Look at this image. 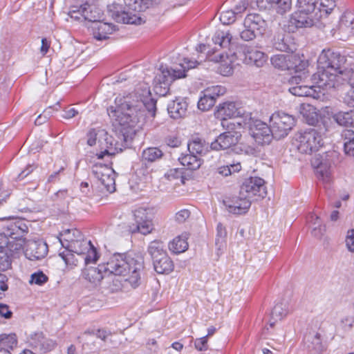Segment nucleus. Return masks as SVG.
I'll use <instances>...</instances> for the list:
<instances>
[{
    "instance_id": "obj_17",
    "label": "nucleus",
    "mask_w": 354,
    "mask_h": 354,
    "mask_svg": "<svg viewBox=\"0 0 354 354\" xmlns=\"http://www.w3.org/2000/svg\"><path fill=\"white\" fill-rule=\"evenodd\" d=\"M247 114L250 113H245L244 110L241 107H236V104L233 102H224L220 104L217 109L218 117L222 118V125L225 127L227 122V118H243V121L245 119ZM229 128V124H227Z\"/></svg>"
},
{
    "instance_id": "obj_59",
    "label": "nucleus",
    "mask_w": 354,
    "mask_h": 354,
    "mask_svg": "<svg viewBox=\"0 0 354 354\" xmlns=\"http://www.w3.org/2000/svg\"><path fill=\"white\" fill-rule=\"evenodd\" d=\"M317 1L324 8L326 13L331 11L335 6V0H317Z\"/></svg>"
},
{
    "instance_id": "obj_10",
    "label": "nucleus",
    "mask_w": 354,
    "mask_h": 354,
    "mask_svg": "<svg viewBox=\"0 0 354 354\" xmlns=\"http://www.w3.org/2000/svg\"><path fill=\"white\" fill-rule=\"evenodd\" d=\"M267 22L259 14H250L243 22V29L240 32L241 38L244 41H251L258 35L264 34Z\"/></svg>"
},
{
    "instance_id": "obj_11",
    "label": "nucleus",
    "mask_w": 354,
    "mask_h": 354,
    "mask_svg": "<svg viewBox=\"0 0 354 354\" xmlns=\"http://www.w3.org/2000/svg\"><path fill=\"white\" fill-rule=\"evenodd\" d=\"M295 118L284 112H275L270 118V124L274 138L280 140L285 138L295 125Z\"/></svg>"
},
{
    "instance_id": "obj_30",
    "label": "nucleus",
    "mask_w": 354,
    "mask_h": 354,
    "mask_svg": "<svg viewBox=\"0 0 354 354\" xmlns=\"http://www.w3.org/2000/svg\"><path fill=\"white\" fill-rule=\"evenodd\" d=\"M318 1L316 0H297V10L304 12L308 15L318 16V13H321L320 8L317 7Z\"/></svg>"
},
{
    "instance_id": "obj_5",
    "label": "nucleus",
    "mask_w": 354,
    "mask_h": 354,
    "mask_svg": "<svg viewBox=\"0 0 354 354\" xmlns=\"http://www.w3.org/2000/svg\"><path fill=\"white\" fill-rule=\"evenodd\" d=\"M199 64L198 62L185 58L183 63L175 66L174 67H167L160 65L159 73H158L153 80L154 91L160 95H165L169 90V85L177 79L186 77V72L195 68Z\"/></svg>"
},
{
    "instance_id": "obj_37",
    "label": "nucleus",
    "mask_w": 354,
    "mask_h": 354,
    "mask_svg": "<svg viewBox=\"0 0 354 354\" xmlns=\"http://www.w3.org/2000/svg\"><path fill=\"white\" fill-rule=\"evenodd\" d=\"M91 241H86L82 234V239H77L75 243H73L69 245H66L65 249L75 252L77 256H80V254H84L86 250L91 248Z\"/></svg>"
},
{
    "instance_id": "obj_43",
    "label": "nucleus",
    "mask_w": 354,
    "mask_h": 354,
    "mask_svg": "<svg viewBox=\"0 0 354 354\" xmlns=\"http://www.w3.org/2000/svg\"><path fill=\"white\" fill-rule=\"evenodd\" d=\"M79 257L82 259L85 265L94 263L97 261L99 258L97 250L92 243L91 248L86 250L84 254H80Z\"/></svg>"
},
{
    "instance_id": "obj_57",
    "label": "nucleus",
    "mask_w": 354,
    "mask_h": 354,
    "mask_svg": "<svg viewBox=\"0 0 354 354\" xmlns=\"http://www.w3.org/2000/svg\"><path fill=\"white\" fill-rule=\"evenodd\" d=\"M84 335H95L97 338L106 341V338L111 335V333L104 329H98L96 332L94 330H86Z\"/></svg>"
},
{
    "instance_id": "obj_53",
    "label": "nucleus",
    "mask_w": 354,
    "mask_h": 354,
    "mask_svg": "<svg viewBox=\"0 0 354 354\" xmlns=\"http://www.w3.org/2000/svg\"><path fill=\"white\" fill-rule=\"evenodd\" d=\"M59 106V103L57 102L55 105L53 106H49L48 109H46L44 111L43 115H39L37 118L35 120V123L36 125H41L44 122H45L46 119L48 117H50L51 115V109L53 108L55 110L57 111L58 108L57 106Z\"/></svg>"
},
{
    "instance_id": "obj_39",
    "label": "nucleus",
    "mask_w": 354,
    "mask_h": 354,
    "mask_svg": "<svg viewBox=\"0 0 354 354\" xmlns=\"http://www.w3.org/2000/svg\"><path fill=\"white\" fill-rule=\"evenodd\" d=\"M232 39V36L229 32H225L222 30H217L212 37V41L215 44H218V46L223 48L229 49L233 45Z\"/></svg>"
},
{
    "instance_id": "obj_63",
    "label": "nucleus",
    "mask_w": 354,
    "mask_h": 354,
    "mask_svg": "<svg viewBox=\"0 0 354 354\" xmlns=\"http://www.w3.org/2000/svg\"><path fill=\"white\" fill-rule=\"evenodd\" d=\"M346 246L349 251L354 252V230L348 232L346 239Z\"/></svg>"
},
{
    "instance_id": "obj_51",
    "label": "nucleus",
    "mask_w": 354,
    "mask_h": 354,
    "mask_svg": "<svg viewBox=\"0 0 354 354\" xmlns=\"http://www.w3.org/2000/svg\"><path fill=\"white\" fill-rule=\"evenodd\" d=\"M74 254H75V252L65 249L63 252H59V255L64 261L66 264L76 266L77 263V259L75 258Z\"/></svg>"
},
{
    "instance_id": "obj_52",
    "label": "nucleus",
    "mask_w": 354,
    "mask_h": 354,
    "mask_svg": "<svg viewBox=\"0 0 354 354\" xmlns=\"http://www.w3.org/2000/svg\"><path fill=\"white\" fill-rule=\"evenodd\" d=\"M237 17L235 15L232 10H227L223 11L220 15V20L222 24L225 25H229L234 23Z\"/></svg>"
},
{
    "instance_id": "obj_58",
    "label": "nucleus",
    "mask_w": 354,
    "mask_h": 354,
    "mask_svg": "<svg viewBox=\"0 0 354 354\" xmlns=\"http://www.w3.org/2000/svg\"><path fill=\"white\" fill-rule=\"evenodd\" d=\"M190 214L189 209H183L176 214L175 220L179 223H183L190 216Z\"/></svg>"
},
{
    "instance_id": "obj_19",
    "label": "nucleus",
    "mask_w": 354,
    "mask_h": 354,
    "mask_svg": "<svg viewBox=\"0 0 354 354\" xmlns=\"http://www.w3.org/2000/svg\"><path fill=\"white\" fill-rule=\"evenodd\" d=\"M48 245L43 241H28L25 244L24 254L31 261L44 258L48 254Z\"/></svg>"
},
{
    "instance_id": "obj_22",
    "label": "nucleus",
    "mask_w": 354,
    "mask_h": 354,
    "mask_svg": "<svg viewBox=\"0 0 354 354\" xmlns=\"http://www.w3.org/2000/svg\"><path fill=\"white\" fill-rule=\"evenodd\" d=\"M90 28L92 29L93 37L99 41L108 39L109 35L116 30L115 26L112 24L102 22L101 19L91 24Z\"/></svg>"
},
{
    "instance_id": "obj_40",
    "label": "nucleus",
    "mask_w": 354,
    "mask_h": 354,
    "mask_svg": "<svg viewBox=\"0 0 354 354\" xmlns=\"http://www.w3.org/2000/svg\"><path fill=\"white\" fill-rule=\"evenodd\" d=\"M163 156V152L158 147H149L142 153V160L149 162H155Z\"/></svg>"
},
{
    "instance_id": "obj_36",
    "label": "nucleus",
    "mask_w": 354,
    "mask_h": 354,
    "mask_svg": "<svg viewBox=\"0 0 354 354\" xmlns=\"http://www.w3.org/2000/svg\"><path fill=\"white\" fill-rule=\"evenodd\" d=\"M189 153L196 156H203L208 151L209 145L200 138H195L187 144Z\"/></svg>"
},
{
    "instance_id": "obj_24",
    "label": "nucleus",
    "mask_w": 354,
    "mask_h": 354,
    "mask_svg": "<svg viewBox=\"0 0 354 354\" xmlns=\"http://www.w3.org/2000/svg\"><path fill=\"white\" fill-rule=\"evenodd\" d=\"M272 44L273 48L279 51L292 52L294 50V46L290 42L289 35L283 32L275 35Z\"/></svg>"
},
{
    "instance_id": "obj_15",
    "label": "nucleus",
    "mask_w": 354,
    "mask_h": 354,
    "mask_svg": "<svg viewBox=\"0 0 354 354\" xmlns=\"http://www.w3.org/2000/svg\"><path fill=\"white\" fill-rule=\"evenodd\" d=\"M319 17L320 15L314 16L297 10L289 19L288 29L290 31L295 32L299 28L312 27L319 22Z\"/></svg>"
},
{
    "instance_id": "obj_21",
    "label": "nucleus",
    "mask_w": 354,
    "mask_h": 354,
    "mask_svg": "<svg viewBox=\"0 0 354 354\" xmlns=\"http://www.w3.org/2000/svg\"><path fill=\"white\" fill-rule=\"evenodd\" d=\"M29 343L33 348L41 353L51 351L57 345L55 341L45 337L42 333H36L32 335Z\"/></svg>"
},
{
    "instance_id": "obj_28",
    "label": "nucleus",
    "mask_w": 354,
    "mask_h": 354,
    "mask_svg": "<svg viewBox=\"0 0 354 354\" xmlns=\"http://www.w3.org/2000/svg\"><path fill=\"white\" fill-rule=\"evenodd\" d=\"M188 239V234L183 233L174 238L169 243V250L175 254H180L188 249V243L187 241Z\"/></svg>"
},
{
    "instance_id": "obj_31",
    "label": "nucleus",
    "mask_w": 354,
    "mask_h": 354,
    "mask_svg": "<svg viewBox=\"0 0 354 354\" xmlns=\"http://www.w3.org/2000/svg\"><path fill=\"white\" fill-rule=\"evenodd\" d=\"M288 313V309L287 302L281 301L277 304L271 312V318L270 320V327H273L276 322L283 319Z\"/></svg>"
},
{
    "instance_id": "obj_12",
    "label": "nucleus",
    "mask_w": 354,
    "mask_h": 354,
    "mask_svg": "<svg viewBox=\"0 0 354 354\" xmlns=\"http://www.w3.org/2000/svg\"><path fill=\"white\" fill-rule=\"evenodd\" d=\"M240 194L245 195L252 201L253 197L263 198L267 194L265 180L259 177H250L245 180L240 188Z\"/></svg>"
},
{
    "instance_id": "obj_18",
    "label": "nucleus",
    "mask_w": 354,
    "mask_h": 354,
    "mask_svg": "<svg viewBox=\"0 0 354 354\" xmlns=\"http://www.w3.org/2000/svg\"><path fill=\"white\" fill-rule=\"evenodd\" d=\"M241 135L238 131H226L220 134L217 138L211 143L209 147L212 150H225L236 145Z\"/></svg>"
},
{
    "instance_id": "obj_60",
    "label": "nucleus",
    "mask_w": 354,
    "mask_h": 354,
    "mask_svg": "<svg viewBox=\"0 0 354 354\" xmlns=\"http://www.w3.org/2000/svg\"><path fill=\"white\" fill-rule=\"evenodd\" d=\"M248 6V2L245 0L241 1L232 10L235 15L239 17L244 12Z\"/></svg>"
},
{
    "instance_id": "obj_23",
    "label": "nucleus",
    "mask_w": 354,
    "mask_h": 354,
    "mask_svg": "<svg viewBox=\"0 0 354 354\" xmlns=\"http://www.w3.org/2000/svg\"><path fill=\"white\" fill-rule=\"evenodd\" d=\"M188 104L184 99H178L170 102L167 106L169 114L174 119L184 117L187 113Z\"/></svg>"
},
{
    "instance_id": "obj_47",
    "label": "nucleus",
    "mask_w": 354,
    "mask_h": 354,
    "mask_svg": "<svg viewBox=\"0 0 354 354\" xmlns=\"http://www.w3.org/2000/svg\"><path fill=\"white\" fill-rule=\"evenodd\" d=\"M249 59L254 62L257 66H261L266 62V55L259 50H252L248 53Z\"/></svg>"
},
{
    "instance_id": "obj_4",
    "label": "nucleus",
    "mask_w": 354,
    "mask_h": 354,
    "mask_svg": "<svg viewBox=\"0 0 354 354\" xmlns=\"http://www.w3.org/2000/svg\"><path fill=\"white\" fill-rule=\"evenodd\" d=\"M0 220L8 221L0 232V248L5 249L12 257H15L23 248L24 241L21 238L28 227L22 221L17 220L13 216L0 218Z\"/></svg>"
},
{
    "instance_id": "obj_2",
    "label": "nucleus",
    "mask_w": 354,
    "mask_h": 354,
    "mask_svg": "<svg viewBox=\"0 0 354 354\" xmlns=\"http://www.w3.org/2000/svg\"><path fill=\"white\" fill-rule=\"evenodd\" d=\"M144 268V258L137 253H115L105 265L97 268L91 267L82 271V277L91 283L97 284L102 279V270L115 275L127 277L125 281L133 288L140 284V276Z\"/></svg>"
},
{
    "instance_id": "obj_7",
    "label": "nucleus",
    "mask_w": 354,
    "mask_h": 354,
    "mask_svg": "<svg viewBox=\"0 0 354 354\" xmlns=\"http://www.w3.org/2000/svg\"><path fill=\"white\" fill-rule=\"evenodd\" d=\"M326 129L325 127L317 128H309L299 131L295 135L297 149L302 153H312L318 151L323 145L322 136Z\"/></svg>"
},
{
    "instance_id": "obj_6",
    "label": "nucleus",
    "mask_w": 354,
    "mask_h": 354,
    "mask_svg": "<svg viewBox=\"0 0 354 354\" xmlns=\"http://www.w3.org/2000/svg\"><path fill=\"white\" fill-rule=\"evenodd\" d=\"M272 65L281 71H293L295 75L289 80L290 84H298V81L306 79L308 72L306 68L308 63L305 59H301L297 55H276L271 57Z\"/></svg>"
},
{
    "instance_id": "obj_64",
    "label": "nucleus",
    "mask_w": 354,
    "mask_h": 354,
    "mask_svg": "<svg viewBox=\"0 0 354 354\" xmlns=\"http://www.w3.org/2000/svg\"><path fill=\"white\" fill-rule=\"evenodd\" d=\"M342 324L345 331L351 330L354 325V317L349 316L344 318L342 320Z\"/></svg>"
},
{
    "instance_id": "obj_9",
    "label": "nucleus",
    "mask_w": 354,
    "mask_h": 354,
    "mask_svg": "<svg viewBox=\"0 0 354 354\" xmlns=\"http://www.w3.org/2000/svg\"><path fill=\"white\" fill-rule=\"evenodd\" d=\"M243 123L248 127L250 135L258 144L268 145L274 138L271 125L268 126L261 120L252 118L251 113L246 115Z\"/></svg>"
},
{
    "instance_id": "obj_26",
    "label": "nucleus",
    "mask_w": 354,
    "mask_h": 354,
    "mask_svg": "<svg viewBox=\"0 0 354 354\" xmlns=\"http://www.w3.org/2000/svg\"><path fill=\"white\" fill-rule=\"evenodd\" d=\"M81 15L85 21L93 24L100 21L102 17L101 11L94 6L84 3L81 6Z\"/></svg>"
},
{
    "instance_id": "obj_62",
    "label": "nucleus",
    "mask_w": 354,
    "mask_h": 354,
    "mask_svg": "<svg viewBox=\"0 0 354 354\" xmlns=\"http://www.w3.org/2000/svg\"><path fill=\"white\" fill-rule=\"evenodd\" d=\"M100 133L95 129H91L87 133V144L89 146H93L96 144L97 136Z\"/></svg>"
},
{
    "instance_id": "obj_35",
    "label": "nucleus",
    "mask_w": 354,
    "mask_h": 354,
    "mask_svg": "<svg viewBox=\"0 0 354 354\" xmlns=\"http://www.w3.org/2000/svg\"><path fill=\"white\" fill-rule=\"evenodd\" d=\"M333 118L341 126L354 127V109L349 111H339L334 114Z\"/></svg>"
},
{
    "instance_id": "obj_32",
    "label": "nucleus",
    "mask_w": 354,
    "mask_h": 354,
    "mask_svg": "<svg viewBox=\"0 0 354 354\" xmlns=\"http://www.w3.org/2000/svg\"><path fill=\"white\" fill-rule=\"evenodd\" d=\"M17 345V340L15 334L0 335V354H11L12 350Z\"/></svg>"
},
{
    "instance_id": "obj_33",
    "label": "nucleus",
    "mask_w": 354,
    "mask_h": 354,
    "mask_svg": "<svg viewBox=\"0 0 354 354\" xmlns=\"http://www.w3.org/2000/svg\"><path fill=\"white\" fill-rule=\"evenodd\" d=\"M305 340L308 343L307 345L308 349L314 351L316 353H321L326 348L322 344L319 333H310L305 337Z\"/></svg>"
},
{
    "instance_id": "obj_13",
    "label": "nucleus",
    "mask_w": 354,
    "mask_h": 354,
    "mask_svg": "<svg viewBox=\"0 0 354 354\" xmlns=\"http://www.w3.org/2000/svg\"><path fill=\"white\" fill-rule=\"evenodd\" d=\"M346 62V58L338 52L324 50L319 55L317 63L319 67L328 68L337 75L342 73V67Z\"/></svg>"
},
{
    "instance_id": "obj_3",
    "label": "nucleus",
    "mask_w": 354,
    "mask_h": 354,
    "mask_svg": "<svg viewBox=\"0 0 354 354\" xmlns=\"http://www.w3.org/2000/svg\"><path fill=\"white\" fill-rule=\"evenodd\" d=\"M160 0H124V5L113 3L108 6L109 16L118 23L140 25L145 22L140 12Z\"/></svg>"
},
{
    "instance_id": "obj_34",
    "label": "nucleus",
    "mask_w": 354,
    "mask_h": 354,
    "mask_svg": "<svg viewBox=\"0 0 354 354\" xmlns=\"http://www.w3.org/2000/svg\"><path fill=\"white\" fill-rule=\"evenodd\" d=\"M178 160L183 166L189 170H196L202 164L201 159L192 153L182 155L178 158Z\"/></svg>"
},
{
    "instance_id": "obj_48",
    "label": "nucleus",
    "mask_w": 354,
    "mask_h": 354,
    "mask_svg": "<svg viewBox=\"0 0 354 354\" xmlns=\"http://www.w3.org/2000/svg\"><path fill=\"white\" fill-rule=\"evenodd\" d=\"M69 198L70 196L67 190L63 189L59 190L57 192H56L53 197V201L57 202L59 205L65 206L68 204Z\"/></svg>"
},
{
    "instance_id": "obj_8",
    "label": "nucleus",
    "mask_w": 354,
    "mask_h": 354,
    "mask_svg": "<svg viewBox=\"0 0 354 354\" xmlns=\"http://www.w3.org/2000/svg\"><path fill=\"white\" fill-rule=\"evenodd\" d=\"M147 250L152 259L153 268L157 273L167 274L174 270V262L164 250L161 241L156 240L151 241Z\"/></svg>"
},
{
    "instance_id": "obj_29",
    "label": "nucleus",
    "mask_w": 354,
    "mask_h": 354,
    "mask_svg": "<svg viewBox=\"0 0 354 354\" xmlns=\"http://www.w3.org/2000/svg\"><path fill=\"white\" fill-rule=\"evenodd\" d=\"M82 232L77 229H67L63 230L60 233L59 241L64 248H66V245L75 243L78 239H82Z\"/></svg>"
},
{
    "instance_id": "obj_46",
    "label": "nucleus",
    "mask_w": 354,
    "mask_h": 354,
    "mask_svg": "<svg viewBox=\"0 0 354 354\" xmlns=\"http://www.w3.org/2000/svg\"><path fill=\"white\" fill-rule=\"evenodd\" d=\"M48 281V277L42 271H37L30 275L29 283L37 286H42Z\"/></svg>"
},
{
    "instance_id": "obj_54",
    "label": "nucleus",
    "mask_w": 354,
    "mask_h": 354,
    "mask_svg": "<svg viewBox=\"0 0 354 354\" xmlns=\"http://www.w3.org/2000/svg\"><path fill=\"white\" fill-rule=\"evenodd\" d=\"M291 4V0H279L274 8L277 9L278 13L283 15L290 9Z\"/></svg>"
},
{
    "instance_id": "obj_20",
    "label": "nucleus",
    "mask_w": 354,
    "mask_h": 354,
    "mask_svg": "<svg viewBox=\"0 0 354 354\" xmlns=\"http://www.w3.org/2000/svg\"><path fill=\"white\" fill-rule=\"evenodd\" d=\"M223 203L229 212L242 214L248 210L252 203L250 198L239 194L238 196L233 197L232 199L223 201Z\"/></svg>"
},
{
    "instance_id": "obj_27",
    "label": "nucleus",
    "mask_w": 354,
    "mask_h": 354,
    "mask_svg": "<svg viewBox=\"0 0 354 354\" xmlns=\"http://www.w3.org/2000/svg\"><path fill=\"white\" fill-rule=\"evenodd\" d=\"M301 113L303 114L306 122L309 125L313 126V128L318 129L319 126L325 127L322 121H319V115L313 106L307 104L304 106Z\"/></svg>"
},
{
    "instance_id": "obj_55",
    "label": "nucleus",
    "mask_w": 354,
    "mask_h": 354,
    "mask_svg": "<svg viewBox=\"0 0 354 354\" xmlns=\"http://www.w3.org/2000/svg\"><path fill=\"white\" fill-rule=\"evenodd\" d=\"M314 217L315 221L313 225H315V227L312 230V234L315 237L320 238L322 236L325 229L324 227H322L320 225L319 217L317 216H312V219H314Z\"/></svg>"
},
{
    "instance_id": "obj_61",
    "label": "nucleus",
    "mask_w": 354,
    "mask_h": 354,
    "mask_svg": "<svg viewBox=\"0 0 354 354\" xmlns=\"http://www.w3.org/2000/svg\"><path fill=\"white\" fill-rule=\"evenodd\" d=\"M194 345L198 351H206L207 349V336L196 339L194 342Z\"/></svg>"
},
{
    "instance_id": "obj_45",
    "label": "nucleus",
    "mask_w": 354,
    "mask_h": 354,
    "mask_svg": "<svg viewBox=\"0 0 354 354\" xmlns=\"http://www.w3.org/2000/svg\"><path fill=\"white\" fill-rule=\"evenodd\" d=\"M12 257L5 249L0 248V270H6L11 266Z\"/></svg>"
},
{
    "instance_id": "obj_38",
    "label": "nucleus",
    "mask_w": 354,
    "mask_h": 354,
    "mask_svg": "<svg viewBox=\"0 0 354 354\" xmlns=\"http://www.w3.org/2000/svg\"><path fill=\"white\" fill-rule=\"evenodd\" d=\"M99 133H100V136H103L104 141L106 145V149L99 154V158H103L104 155L106 154H115V151H117L118 149L117 147L118 142L115 141L112 136L109 135L108 133L106 131H104V130L99 131Z\"/></svg>"
},
{
    "instance_id": "obj_41",
    "label": "nucleus",
    "mask_w": 354,
    "mask_h": 354,
    "mask_svg": "<svg viewBox=\"0 0 354 354\" xmlns=\"http://www.w3.org/2000/svg\"><path fill=\"white\" fill-rule=\"evenodd\" d=\"M216 102L214 95H211L209 91H206L203 97L200 98L198 102V107L201 111H207L212 108Z\"/></svg>"
},
{
    "instance_id": "obj_49",
    "label": "nucleus",
    "mask_w": 354,
    "mask_h": 354,
    "mask_svg": "<svg viewBox=\"0 0 354 354\" xmlns=\"http://www.w3.org/2000/svg\"><path fill=\"white\" fill-rule=\"evenodd\" d=\"M134 216L136 223H143V222L151 220V216L149 214V211L145 208L136 209L134 213Z\"/></svg>"
},
{
    "instance_id": "obj_56",
    "label": "nucleus",
    "mask_w": 354,
    "mask_h": 354,
    "mask_svg": "<svg viewBox=\"0 0 354 354\" xmlns=\"http://www.w3.org/2000/svg\"><path fill=\"white\" fill-rule=\"evenodd\" d=\"M137 229L138 232L144 235L149 234L153 230V224L151 220L143 222V223H137Z\"/></svg>"
},
{
    "instance_id": "obj_16",
    "label": "nucleus",
    "mask_w": 354,
    "mask_h": 354,
    "mask_svg": "<svg viewBox=\"0 0 354 354\" xmlns=\"http://www.w3.org/2000/svg\"><path fill=\"white\" fill-rule=\"evenodd\" d=\"M339 76L328 70V68H322L318 65V71L312 76L313 82L316 84L318 88L327 90L335 87L339 82Z\"/></svg>"
},
{
    "instance_id": "obj_25",
    "label": "nucleus",
    "mask_w": 354,
    "mask_h": 354,
    "mask_svg": "<svg viewBox=\"0 0 354 354\" xmlns=\"http://www.w3.org/2000/svg\"><path fill=\"white\" fill-rule=\"evenodd\" d=\"M304 80L305 79H302L300 81L299 80L298 84H295V86L290 87L288 88L290 93L299 97H312L313 98H318V93L315 89V86L299 85V83Z\"/></svg>"
},
{
    "instance_id": "obj_1",
    "label": "nucleus",
    "mask_w": 354,
    "mask_h": 354,
    "mask_svg": "<svg viewBox=\"0 0 354 354\" xmlns=\"http://www.w3.org/2000/svg\"><path fill=\"white\" fill-rule=\"evenodd\" d=\"M115 103V106L109 107L107 111L114 131L118 132L123 140L135 133L133 129L144 120L145 110L151 117L156 115V101L151 97L150 90L147 86L142 94L136 90L116 97Z\"/></svg>"
},
{
    "instance_id": "obj_42",
    "label": "nucleus",
    "mask_w": 354,
    "mask_h": 354,
    "mask_svg": "<svg viewBox=\"0 0 354 354\" xmlns=\"http://www.w3.org/2000/svg\"><path fill=\"white\" fill-rule=\"evenodd\" d=\"M316 172L318 178L324 183L330 181V166L326 162H320L316 167Z\"/></svg>"
},
{
    "instance_id": "obj_44",
    "label": "nucleus",
    "mask_w": 354,
    "mask_h": 354,
    "mask_svg": "<svg viewBox=\"0 0 354 354\" xmlns=\"http://www.w3.org/2000/svg\"><path fill=\"white\" fill-rule=\"evenodd\" d=\"M241 169L240 162L233 163L230 165L222 166L217 169L218 173L222 176H227Z\"/></svg>"
},
{
    "instance_id": "obj_50",
    "label": "nucleus",
    "mask_w": 354,
    "mask_h": 354,
    "mask_svg": "<svg viewBox=\"0 0 354 354\" xmlns=\"http://www.w3.org/2000/svg\"><path fill=\"white\" fill-rule=\"evenodd\" d=\"M216 231V245L218 247V249H220L225 241L227 232L225 228L220 223L217 225Z\"/></svg>"
},
{
    "instance_id": "obj_14",
    "label": "nucleus",
    "mask_w": 354,
    "mask_h": 354,
    "mask_svg": "<svg viewBox=\"0 0 354 354\" xmlns=\"http://www.w3.org/2000/svg\"><path fill=\"white\" fill-rule=\"evenodd\" d=\"M91 172L108 192L112 193L115 190V173L112 168L102 164H95L92 167Z\"/></svg>"
}]
</instances>
